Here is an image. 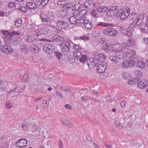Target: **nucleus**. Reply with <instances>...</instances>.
<instances>
[{
    "instance_id": "obj_26",
    "label": "nucleus",
    "mask_w": 148,
    "mask_h": 148,
    "mask_svg": "<svg viewBox=\"0 0 148 148\" xmlns=\"http://www.w3.org/2000/svg\"><path fill=\"white\" fill-rule=\"evenodd\" d=\"M87 63L89 69L93 68L95 66V64H94L93 60H92L91 59H89L87 62Z\"/></svg>"
},
{
    "instance_id": "obj_21",
    "label": "nucleus",
    "mask_w": 148,
    "mask_h": 148,
    "mask_svg": "<svg viewBox=\"0 0 148 148\" xmlns=\"http://www.w3.org/2000/svg\"><path fill=\"white\" fill-rule=\"evenodd\" d=\"M96 10L98 12L103 13L106 11L108 9L107 7L100 5L96 8Z\"/></svg>"
},
{
    "instance_id": "obj_41",
    "label": "nucleus",
    "mask_w": 148,
    "mask_h": 148,
    "mask_svg": "<svg viewBox=\"0 0 148 148\" xmlns=\"http://www.w3.org/2000/svg\"><path fill=\"white\" fill-rule=\"evenodd\" d=\"M129 57L131 58H135L136 55V51L134 50H129Z\"/></svg>"
},
{
    "instance_id": "obj_3",
    "label": "nucleus",
    "mask_w": 148,
    "mask_h": 148,
    "mask_svg": "<svg viewBox=\"0 0 148 148\" xmlns=\"http://www.w3.org/2000/svg\"><path fill=\"white\" fill-rule=\"evenodd\" d=\"M55 17L54 14L52 12L49 11L47 12V23H45L46 25L48 27H53L55 26L51 25V23L54 21Z\"/></svg>"
},
{
    "instance_id": "obj_62",
    "label": "nucleus",
    "mask_w": 148,
    "mask_h": 148,
    "mask_svg": "<svg viewBox=\"0 0 148 148\" xmlns=\"http://www.w3.org/2000/svg\"><path fill=\"white\" fill-rule=\"evenodd\" d=\"M2 33L5 36V37H10V32L8 31L5 30L2 31Z\"/></svg>"
},
{
    "instance_id": "obj_46",
    "label": "nucleus",
    "mask_w": 148,
    "mask_h": 148,
    "mask_svg": "<svg viewBox=\"0 0 148 148\" xmlns=\"http://www.w3.org/2000/svg\"><path fill=\"white\" fill-rule=\"evenodd\" d=\"M119 31L123 34L124 35L126 33L127 29L123 27V26H121L119 28Z\"/></svg>"
},
{
    "instance_id": "obj_59",
    "label": "nucleus",
    "mask_w": 148,
    "mask_h": 148,
    "mask_svg": "<svg viewBox=\"0 0 148 148\" xmlns=\"http://www.w3.org/2000/svg\"><path fill=\"white\" fill-rule=\"evenodd\" d=\"M80 12V16H83L86 15L87 13V11L85 9L81 10Z\"/></svg>"
},
{
    "instance_id": "obj_30",
    "label": "nucleus",
    "mask_w": 148,
    "mask_h": 148,
    "mask_svg": "<svg viewBox=\"0 0 148 148\" xmlns=\"http://www.w3.org/2000/svg\"><path fill=\"white\" fill-rule=\"evenodd\" d=\"M22 21L19 18H18L15 22V26L17 28H20L22 25Z\"/></svg>"
},
{
    "instance_id": "obj_24",
    "label": "nucleus",
    "mask_w": 148,
    "mask_h": 148,
    "mask_svg": "<svg viewBox=\"0 0 148 148\" xmlns=\"http://www.w3.org/2000/svg\"><path fill=\"white\" fill-rule=\"evenodd\" d=\"M128 81L127 82V83L130 85H134L135 83H137L138 81V79L137 78L135 79L133 78L131 76L130 78L128 79Z\"/></svg>"
},
{
    "instance_id": "obj_2",
    "label": "nucleus",
    "mask_w": 148,
    "mask_h": 148,
    "mask_svg": "<svg viewBox=\"0 0 148 148\" xmlns=\"http://www.w3.org/2000/svg\"><path fill=\"white\" fill-rule=\"evenodd\" d=\"M130 46L129 45L127 42H123L121 45H116V51L119 53H121L124 54L125 53L127 56V54L125 52L123 51V49H129Z\"/></svg>"
},
{
    "instance_id": "obj_20",
    "label": "nucleus",
    "mask_w": 148,
    "mask_h": 148,
    "mask_svg": "<svg viewBox=\"0 0 148 148\" xmlns=\"http://www.w3.org/2000/svg\"><path fill=\"white\" fill-rule=\"evenodd\" d=\"M26 5L29 9L34 10L37 8L38 5L35 2H28Z\"/></svg>"
},
{
    "instance_id": "obj_34",
    "label": "nucleus",
    "mask_w": 148,
    "mask_h": 148,
    "mask_svg": "<svg viewBox=\"0 0 148 148\" xmlns=\"http://www.w3.org/2000/svg\"><path fill=\"white\" fill-rule=\"evenodd\" d=\"M79 61L83 64H86V62L88 61V60L87 59V56L85 55H82L81 57L79 58Z\"/></svg>"
},
{
    "instance_id": "obj_23",
    "label": "nucleus",
    "mask_w": 148,
    "mask_h": 148,
    "mask_svg": "<svg viewBox=\"0 0 148 148\" xmlns=\"http://www.w3.org/2000/svg\"><path fill=\"white\" fill-rule=\"evenodd\" d=\"M52 41H54L56 42H60L64 40V38L58 35H56L53 36L52 37Z\"/></svg>"
},
{
    "instance_id": "obj_52",
    "label": "nucleus",
    "mask_w": 148,
    "mask_h": 148,
    "mask_svg": "<svg viewBox=\"0 0 148 148\" xmlns=\"http://www.w3.org/2000/svg\"><path fill=\"white\" fill-rule=\"evenodd\" d=\"M66 11L64 9L60 10L59 11V14L62 16H64L66 15Z\"/></svg>"
},
{
    "instance_id": "obj_17",
    "label": "nucleus",
    "mask_w": 148,
    "mask_h": 148,
    "mask_svg": "<svg viewBox=\"0 0 148 148\" xmlns=\"http://www.w3.org/2000/svg\"><path fill=\"white\" fill-rule=\"evenodd\" d=\"M38 39V37L37 35H31L27 36L26 39L27 42L33 43Z\"/></svg>"
},
{
    "instance_id": "obj_14",
    "label": "nucleus",
    "mask_w": 148,
    "mask_h": 148,
    "mask_svg": "<svg viewBox=\"0 0 148 148\" xmlns=\"http://www.w3.org/2000/svg\"><path fill=\"white\" fill-rule=\"evenodd\" d=\"M0 142L2 143V146L3 148H8L9 145L8 143L10 140L7 139L6 137L4 135H3L0 138Z\"/></svg>"
},
{
    "instance_id": "obj_42",
    "label": "nucleus",
    "mask_w": 148,
    "mask_h": 148,
    "mask_svg": "<svg viewBox=\"0 0 148 148\" xmlns=\"http://www.w3.org/2000/svg\"><path fill=\"white\" fill-rule=\"evenodd\" d=\"M138 84L137 87L139 89H143L145 88V86L142 81H140L139 82H137Z\"/></svg>"
},
{
    "instance_id": "obj_25",
    "label": "nucleus",
    "mask_w": 148,
    "mask_h": 148,
    "mask_svg": "<svg viewBox=\"0 0 148 148\" xmlns=\"http://www.w3.org/2000/svg\"><path fill=\"white\" fill-rule=\"evenodd\" d=\"M84 25L85 27L88 30L90 29L92 27V23L88 20L86 21Z\"/></svg>"
},
{
    "instance_id": "obj_43",
    "label": "nucleus",
    "mask_w": 148,
    "mask_h": 148,
    "mask_svg": "<svg viewBox=\"0 0 148 148\" xmlns=\"http://www.w3.org/2000/svg\"><path fill=\"white\" fill-rule=\"evenodd\" d=\"M137 15L135 13L133 12L130 15H129V18L131 20H134L136 19L137 18Z\"/></svg>"
},
{
    "instance_id": "obj_4",
    "label": "nucleus",
    "mask_w": 148,
    "mask_h": 148,
    "mask_svg": "<svg viewBox=\"0 0 148 148\" xmlns=\"http://www.w3.org/2000/svg\"><path fill=\"white\" fill-rule=\"evenodd\" d=\"M104 35L112 37H115L118 34V31L115 28H107L103 31Z\"/></svg>"
},
{
    "instance_id": "obj_61",
    "label": "nucleus",
    "mask_w": 148,
    "mask_h": 148,
    "mask_svg": "<svg viewBox=\"0 0 148 148\" xmlns=\"http://www.w3.org/2000/svg\"><path fill=\"white\" fill-rule=\"evenodd\" d=\"M101 54H98V53H96L95 55V57L94 58L95 59H98L99 60V61H100L101 59L102 58V57H101Z\"/></svg>"
},
{
    "instance_id": "obj_27",
    "label": "nucleus",
    "mask_w": 148,
    "mask_h": 148,
    "mask_svg": "<svg viewBox=\"0 0 148 148\" xmlns=\"http://www.w3.org/2000/svg\"><path fill=\"white\" fill-rule=\"evenodd\" d=\"M146 66V64L142 61H138L137 63V66L138 68L143 69Z\"/></svg>"
},
{
    "instance_id": "obj_38",
    "label": "nucleus",
    "mask_w": 148,
    "mask_h": 148,
    "mask_svg": "<svg viewBox=\"0 0 148 148\" xmlns=\"http://www.w3.org/2000/svg\"><path fill=\"white\" fill-rule=\"evenodd\" d=\"M77 20L76 17L75 16H71L69 19L70 23L72 24H75L76 22H77Z\"/></svg>"
},
{
    "instance_id": "obj_12",
    "label": "nucleus",
    "mask_w": 148,
    "mask_h": 148,
    "mask_svg": "<svg viewBox=\"0 0 148 148\" xmlns=\"http://www.w3.org/2000/svg\"><path fill=\"white\" fill-rule=\"evenodd\" d=\"M144 18V16L143 14H140L139 15L138 17L136 19H135L132 22V25L134 27L136 25L139 26L142 24V20Z\"/></svg>"
},
{
    "instance_id": "obj_45",
    "label": "nucleus",
    "mask_w": 148,
    "mask_h": 148,
    "mask_svg": "<svg viewBox=\"0 0 148 148\" xmlns=\"http://www.w3.org/2000/svg\"><path fill=\"white\" fill-rule=\"evenodd\" d=\"M97 11L96 10H92L91 12V14L93 17L97 18L99 17V15Z\"/></svg>"
},
{
    "instance_id": "obj_5",
    "label": "nucleus",
    "mask_w": 148,
    "mask_h": 148,
    "mask_svg": "<svg viewBox=\"0 0 148 148\" xmlns=\"http://www.w3.org/2000/svg\"><path fill=\"white\" fill-rule=\"evenodd\" d=\"M49 31V29L47 27L38 26L36 29L35 32L37 35L39 36L46 35Z\"/></svg>"
},
{
    "instance_id": "obj_63",
    "label": "nucleus",
    "mask_w": 148,
    "mask_h": 148,
    "mask_svg": "<svg viewBox=\"0 0 148 148\" xmlns=\"http://www.w3.org/2000/svg\"><path fill=\"white\" fill-rule=\"evenodd\" d=\"M66 8H71L72 10H73V5L71 3H67L65 5Z\"/></svg>"
},
{
    "instance_id": "obj_40",
    "label": "nucleus",
    "mask_w": 148,
    "mask_h": 148,
    "mask_svg": "<svg viewBox=\"0 0 148 148\" xmlns=\"http://www.w3.org/2000/svg\"><path fill=\"white\" fill-rule=\"evenodd\" d=\"M49 0H41L39 6L41 5L42 8H44L48 3Z\"/></svg>"
},
{
    "instance_id": "obj_35",
    "label": "nucleus",
    "mask_w": 148,
    "mask_h": 148,
    "mask_svg": "<svg viewBox=\"0 0 148 148\" xmlns=\"http://www.w3.org/2000/svg\"><path fill=\"white\" fill-rule=\"evenodd\" d=\"M128 44L132 47H134L135 46L136 42L133 39L130 38L127 40Z\"/></svg>"
},
{
    "instance_id": "obj_50",
    "label": "nucleus",
    "mask_w": 148,
    "mask_h": 148,
    "mask_svg": "<svg viewBox=\"0 0 148 148\" xmlns=\"http://www.w3.org/2000/svg\"><path fill=\"white\" fill-rule=\"evenodd\" d=\"M13 106V104L10 101H7L6 103L5 107L7 109L11 108Z\"/></svg>"
},
{
    "instance_id": "obj_33",
    "label": "nucleus",
    "mask_w": 148,
    "mask_h": 148,
    "mask_svg": "<svg viewBox=\"0 0 148 148\" xmlns=\"http://www.w3.org/2000/svg\"><path fill=\"white\" fill-rule=\"evenodd\" d=\"M92 5L91 1H86L84 4V8L88 9V10H90L91 8V6Z\"/></svg>"
},
{
    "instance_id": "obj_60",
    "label": "nucleus",
    "mask_w": 148,
    "mask_h": 148,
    "mask_svg": "<svg viewBox=\"0 0 148 148\" xmlns=\"http://www.w3.org/2000/svg\"><path fill=\"white\" fill-rule=\"evenodd\" d=\"M115 124L118 127V128L122 129L123 127V125L122 124L120 123L119 121H116L115 122Z\"/></svg>"
},
{
    "instance_id": "obj_28",
    "label": "nucleus",
    "mask_w": 148,
    "mask_h": 148,
    "mask_svg": "<svg viewBox=\"0 0 148 148\" xmlns=\"http://www.w3.org/2000/svg\"><path fill=\"white\" fill-rule=\"evenodd\" d=\"M97 26H101L103 27H107L112 26V25L107 23L99 22L97 24Z\"/></svg>"
},
{
    "instance_id": "obj_13",
    "label": "nucleus",
    "mask_w": 148,
    "mask_h": 148,
    "mask_svg": "<svg viewBox=\"0 0 148 148\" xmlns=\"http://www.w3.org/2000/svg\"><path fill=\"white\" fill-rule=\"evenodd\" d=\"M1 51L7 54H10L13 51L12 48L7 45H4L1 48Z\"/></svg>"
},
{
    "instance_id": "obj_48",
    "label": "nucleus",
    "mask_w": 148,
    "mask_h": 148,
    "mask_svg": "<svg viewBox=\"0 0 148 148\" xmlns=\"http://www.w3.org/2000/svg\"><path fill=\"white\" fill-rule=\"evenodd\" d=\"M21 34V33L16 31H14L10 32V37H12L15 35H18Z\"/></svg>"
},
{
    "instance_id": "obj_37",
    "label": "nucleus",
    "mask_w": 148,
    "mask_h": 148,
    "mask_svg": "<svg viewBox=\"0 0 148 148\" xmlns=\"http://www.w3.org/2000/svg\"><path fill=\"white\" fill-rule=\"evenodd\" d=\"M73 55L74 56L78 59V58H79V57L81 55V53L79 51L75 50L73 52Z\"/></svg>"
},
{
    "instance_id": "obj_18",
    "label": "nucleus",
    "mask_w": 148,
    "mask_h": 148,
    "mask_svg": "<svg viewBox=\"0 0 148 148\" xmlns=\"http://www.w3.org/2000/svg\"><path fill=\"white\" fill-rule=\"evenodd\" d=\"M114 48L110 44H108L104 45V47H103V48L106 51L110 52L112 51V54L113 53V51H115L116 50V49H114Z\"/></svg>"
},
{
    "instance_id": "obj_54",
    "label": "nucleus",
    "mask_w": 148,
    "mask_h": 148,
    "mask_svg": "<svg viewBox=\"0 0 148 148\" xmlns=\"http://www.w3.org/2000/svg\"><path fill=\"white\" fill-rule=\"evenodd\" d=\"M16 3L14 2H10L8 4V5L7 6L10 8L13 7H16L15 6Z\"/></svg>"
},
{
    "instance_id": "obj_22",
    "label": "nucleus",
    "mask_w": 148,
    "mask_h": 148,
    "mask_svg": "<svg viewBox=\"0 0 148 148\" xmlns=\"http://www.w3.org/2000/svg\"><path fill=\"white\" fill-rule=\"evenodd\" d=\"M19 48L21 51L24 54L27 53L28 52L27 47L25 45H21Z\"/></svg>"
},
{
    "instance_id": "obj_44",
    "label": "nucleus",
    "mask_w": 148,
    "mask_h": 148,
    "mask_svg": "<svg viewBox=\"0 0 148 148\" xmlns=\"http://www.w3.org/2000/svg\"><path fill=\"white\" fill-rule=\"evenodd\" d=\"M71 43L73 45L72 46V48L75 49L76 50H78L81 49V47L79 45H77L75 44L72 42H71Z\"/></svg>"
},
{
    "instance_id": "obj_19",
    "label": "nucleus",
    "mask_w": 148,
    "mask_h": 148,
    "mask_svg": "<svg viewBox=\"0 0 148 148\" xmlns=\"http://www.w3.org/2000/svg\"><path fill=\"white\" fill-rule=\"evenodd\" d=\"M40 17L42 20V22L47 23V14L45 11H41L40 13Z\"/></svg>"
},
{
    "instance_id": "obj_31",
    "label": "nucleus",
    "mask_w": 148,
    "mask_h": 148,
    "mask_svg": "<svg viewBox=\"0 0 148 148\" xmlns=\"http://www.w3.org/2000/svg\"><path fill=\"white\" fill-rule=\"evenodd\" d=\"M21 127L25 131H27L28 125L27 122L25 121L23 122L21 124Z\"/></svg>"
},
{
    "instance_id": "obj_55",
    "label": "nucleus",
    "mask_w": 148,
    "mask_h": 148,
    "mask_svg": "<svg viewBox=\"0 0 148 148\" xmlns=\"http://www.w3.org/2000/svg\"><path fill=\"white\" fill-rule=\"evenodd\" d=\"M122 76L126 79H128L130 77L129 74L126 72H124L122 74Z\"/></svg>"
},
{
    "instance_id": "obj_64",
    "label": "nucleus",
    "mask_w": 148,
    "mask_h": 148,
    "mask_svg": "<svg viewBox=\"0 0 148 148\" xmlns=\"http://www.w3.org/2000/svg\"><path fill=\"white\" fill-rule=\"evenodd\" d=\"M75 10L73 13V14L74 15L73 16H75V17L76 16H77L79 15L80 16V12L79 10Z\"/></svg>"
},
{
    "instance_id": "obj_36",
    "label": "nucleus",
    "mask_w": 148,
    "mask_h": 148,
    "mask_svg": "<svg viewBox=\"0 0 148 148\" xmlns=\"http://www.w3.org/2000/svg\"><path fill=\"white\" fill-rule=\"evenodd\" d=\"M101 34L100 31L97 29H95L93 33L92 34V36L93 37H97L99 36Z\"/></svg>"
},
{
    "instance_id": "obj_49",
    "label": "nucleus",
    "mask_w": 148,
    "mask_h": 148,
    "mask_svg": "<svg viewBox=\"0 0 148 148\" xmlns=\"http://www.w3.org/2000/svg\"><path fill=\"white\" fill-rule=\"evenodd\" d=\"M21 80L23 82L25 83L27 82L29 80V78L28 75L26 74L24 75Z\"/></svg>"
},
{
    "instance_id": "obj_6",
    "label": "nucleus",
    "mask_w": 148,
    "mask_h": 148,
    "mask_svg": "<svg viewBox=\"0 0 148 148\" xmlns=\"http://www.w3.org/2000/svg\"><path fill=\"white\" fill-rule=\"evenodd\" d=\"M42 47L44 51L48 54H51L55 52V49L51 44H45Z\"/></svg>"
},
{
    "instance_id": "obj_9",
    "label": "nucleus",
    "mask_w": 148,
    "mask_h": 148,
    "mask_svg": "<svg viewBox=\"0 0 148 148\" xmlns=\"http://www.w3.org/2000/svg\"><path fill=\"white\" fill-rule=\"evenodd\" d=\"M61 51L63 52H68L69 51L71 44L68 42H62L60 45Z\"/></svg>"
},
{
    "instance_id": "obj_51",
    "label": "nucleus",
    "mask_w": 148,
    "mask_h": 148,
    "mask_svg": "<svg viewBox=\"0 0 148 148\" xmlns=\"http://www.w3.org/2000/svg\"><path fill=\"white\" fill-rule=\"evenodd\" d=\"M104 38H101V39L99 40L98 41V42L99 43H98V44L100 43L101 45L103 47H104V45H106V42L104 41Z\"/></svg>"
},
{
    "instance_id": "obj_8",
    "label": "nucleus",
    "mask_w": 148,
    "mask_h": 148,
    "mask_svg": "<svg viewBox=\"0 0 148 148\" xmlns=\"http://www.w3.org/2000/svg\"><path fill=\"white\" fill-rule=\"evenodd\" d=\"M116 6H113L107 12L106 16L108 18H112L116 15L118 13L116 9Z\"/></svg>"
},
{
    "instance_id": "obj_7",
    "label": "nucleus",
    "mask_w": 148,
    "mask_h": 148,
    "mask_svg": "<svg viewBox=\"0 0 148 148\" xmlns=\"http://www.w3.org/2000/svg\"><path fill=\"white\" fill-rule=\"evenodd\" d=\"M59 18V17H58V18L55 21V23L56 24L58 27L61 29H67L68 26V23L62 21L58 19Z\"/></svg>"
},
{
    "instance_id": "obj_16",
    "label": "nucleus",
    "mask_w": 148,
    "mask_h": 148,
    "mask_svg": "<svg viewBox=\"0 0 148 148\" xmlns=\"http://www.w3.org/2000/svg\"><path fill=\"white\" fill-rule=\"evenodd\" d=\"M27 143V140L25 139H20L16 142L17 146L18 147H25Z\"/></svg>"
},
{
    "instance_id": "obj_53",
    "label": "nucleus",
    "mask_w": 148,
    "mask_h": 148,
    "mask_svg": "<svg viewBox=\"0 0 148 148\" xmlns=\"http://www.w3.org/2000/svg\"><path fill=\"white\" fill-rule=\"evenodd\" d=\"M42 103L44 104L42 106V107L43 108H47L49 106V103H47V101L46 100H44L42 101Z\"/></svg>"
},
{
    "instance_id": "obj_11",
    "label": "nucleus",
    "mask_w": 148,
    "mask_h": 148,
    "mask_svg": "<svg viewBox=\"0 0 148 148\" xmlns=\"http://www.w3.org/2000/svg\"><path fill=\"white\" fill-rule=\"evenodd\" d=\"M135 64V61L130 60H125L122 63V67L125 69L130 67Z\"/></svg>"
},
{
    "instance_id": "obj_58",
    "label": "nucleus",
    "mask_w": 148,
    "mask_h": 148,
    "mask_svg": "<svg viewBox=\"0 0 148 148\" xmlns=\"http://www.w3.org/2000/svg\"><path fill=\"white\" fill-rule=\"evenodd\" d=\"M66 3L64 0H58L57 2V3L58 5H63Z\"/></svg>"
},
{
    "instance_id": "obj_39",
    "label": "nucleus",
    "mask_w": 148,
    "mask_h": 148,
    "mask_svg": "<svg viewBox=\"0 0 148 148\" xmlns=\"http://www.w3.org/2000/svg\"><path fill=\"white\" fill-rule=\"evenodd\" d=\"M89 37L87 34L84 35L83 36L80 37H77L75 38V40H78L81 39L84 40H88Z\"/></svg>"
},
{
    "instance_id": "obj_10",
    "label": "nucleus",
    "mask_w": 148,
    "mask_h": 148,
    "mask_svg": "<svg viewBox=\"0 0 148 148\" xmlns=\"http://www.w3.org/2000/svg\"><path fill=\"white\" fill-rule=\"evenodd\" d=\"M107 64L104 61L101 62L97 67V71L98 73H101L104 72L106 68Z\"/></svg>"
},
{
    "instance_id": "obj_15",
    "label": "nucleus",
    "mask_w": 148,
    "mask_h": 148,
    "mask_svg": "<svg viewBox=\"0 0 148 148\" xmlns=\"http://www.w3.org/2000/svg\"><path fill=\"white\" fill-rule=\"evenodd\" d=\"M130 12L129 8H126L124 12H122L120 14L121 19L124 20L128 18L130 15Z\"/></svg>"
},
{
    "instance_id": "obj_57",
    "label": "nucleus",
    "mask_w": 148,
    "mask_h": 148,
    "mask_svg": "<svg viewBox=\"0 0 148 148\" xmlns=\"http://www.w3.org/2000/svg\"><path fill=\"white\" fill-rule=\"evenodd\" d=\"M56 95L59 98L62 99L63 98V95L59 91H57L56 92Z\"/></svg>"
},
{
    "instance_id": "obj_1",
    "label": "nucleus",
    "mask_w": 148,
    "mask_h": 148,
    "mask_svg": "<svg viewBox=\"0 0 148 148\" xmlns=\"http://www.w3.org/2000/svg\"><path fill=\"white\" fill-rule=\"evenodd\" d=\"M126 57L125 53L124 54L121 53H119L116 51H113V53L110 56L109 58L111 61L112 63L113 64H116L119 62V60L123 59Z\"/></svg>"
},
{
    "instance_id": "obj_56",
    "label": "nucleus",
    "mask_w": 148,
    "mask_h": 148,
    "mask_svg": "<svg viewBox=\"0 0 148 148\" xmlns=\"http://www.w3.org/2000/svg\"><path fill=\"white\" fill-rule=\"evenodd\" d=\"M132 35V31L130 30H127L125 36H126L129 37H131Z\"/></svg>"
},
{
    "instance_id": "obj_29",
    "label": "nucleus",
    "mask_w": 148,
    "mask_h": 148,
    "mask_svg": "<svg viewBox=\"0 0 148 148\" xmlns=\"http://www.w3.org/2000/svg\"><path fill=\"white\" fill-rule=\"evenodd\" d=\"M30 50L34 53H37L38 52L39 48L34 45H32L29 47Z\"/></svg>"
},
{
    "instance_id": "obj_47",
    "label": "nucleus",
    "mask_w": 148,
    "mask_h": 148,
    "mask_svg": "<svg viewBox=\"0 0 148 148\" xmlns=\"http://www.w3.org/2000/svg\"><path fill=\"white\" fill-rule=\"evenodd\" d=\"M80 5L77 2H76L74 5H73V10H78L80 8Z\"/></svg>"
},
{
    "instance_id": "obj_32",
    "label": "nucleus",
    "mask_w": 148,
    "mask_h": 148,
    "mask_svg": "<svg viewBox=\"0 0 148 148\" xmlns=\"http://www.w3.org/2000/svg\"><path fill=\"white\" fill-rule=\"evenodd\" d=\"M86 20L84 17H80L77 20V23L76 24H81L84 25Z\"/></svg>"
}]
</instances>
